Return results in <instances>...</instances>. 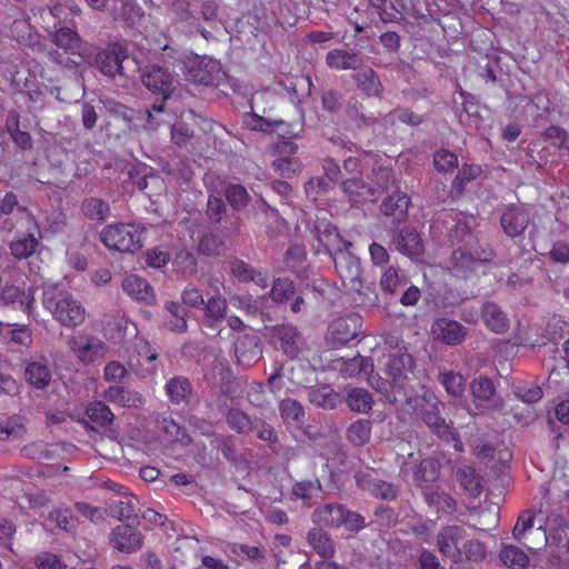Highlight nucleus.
Wrapping results in <instances>:
<instances>
[{
    "instance_id": "16",
    "label": "nucleus",
    "mask_w": 569,
    "mask_h": 569,
    "mask_svg": "<svg viewBox=\"0 0 569 569\" xmlns=\"http://www.w3.org/2000/svg\"><path fill=\"white\" fill-rule=\"evenodd\" d=\"M345 196L353 206H360L368 201H376V190L367 183L362 177H350L340 182Z\"/></svg>"
},
{
    "instance_id": "25",
    "label": "nucleus",
    "mask_w": 569,
    "mask_h": 569,
    "mask_svg": "<svg viewBox=\"0 0 569 569\" xmlns=\"http://www.w3.org/2000/svg\"><path fill=\"white\" fill-rule=\"evenodd\" d=\"M440 465L433 458L423 459L413 471V482L422 490V495L426 490L435 488V482L439 478Z\"/></svg>"
},
{
    "instance_id": "23",
    "label": "nucleus",
    "mask_w": 569,
    "mask_h": 569,
    "mask_svg": "<svg viewBox=\"0 0 569 569\" xmlns=\"http://www.w3.org/2000/svg\"><path fill=\"white\" fill-rule=\"evenodd\" d=\"M104 399L122 408L138 409L143 407L144 397L129 387L111 386L104 391Z\"/></svg>"
},
{
    "instance_id": "8",
    "label": "nucleus",
    "mask_w": 569,
    "mask_h": 569,
    "mask_svg": "<svg viewBox=\"0 0 569 569\" xmlns=\"http://www.w3.org/2000/svg\"><path fill=\"white\" fill-rule=\"evenodd\" d=\"M466 530L461 526L452 525L441 528L437 535V546L440 553L458 562L462 559L460 545L466 539Z\"/></svg>"
},
{
    "instance_id": "13",
    "label": "nucleus",
    "mask_w": 569,
    "mask_h": 569,
    "mask_svg": "<svg viewBox=\"0 0 569 569\" xmlns=\"http://www.w3.org/2000/svg\"><path fill=\"white\" fill-rule=\"evenodd\" d=\"M392 244L396 250L415 261L421 260L425 253L423 241L417 230L412 227H403L399 231L395 232L392 237Z\"/></svg>"
},
{
    "instance_id": "24",
    "label": "nucleus",
    "mask_w": 569,
    "mask_h": 569,
    "mask_svg": "<svg viewBox=\"0 0 569 569\" xmlns=\"http://www.w3.org/2000/svg\"><path fill=\"white\" fill-rule=\"evenodd\" d=\"M352 80L357 88L368 97H381L383 86L378 73L370 67H360L353 74Z\"/></svg>"
},
{
    "instance_id": "54",
    "label": "nucleus",
    "mask_w": 569,
    "mask_h": 569,
    "mask_svg": "<svg viewBox=\"0 0 569 569\" xmlns=\"http://www.w3.org/2000/svg\"><path fill=\"white\" fill-rule=\"evenodd\" d=\"M500 559L511 569H523L529 562V557L516 546L505 547L500 552Z\"/></svg>"
},
{
    "instance_id": "39",
    "label": "nucleus",
    "mask_w": 569,
    "mask_h": 569,
    "mask_svg": "<svg viewBox=\"0 0 569 569\" xmlns=\"http://www.w3.org/2000/svg\"><path fill=\"white\" fill-rule=\"evenodd\" d=\"M476 260L470 250L456 249L449 260V269L456 277L467 278L476 269Z\"/></svg>"
},
{
    "instance_id": "53",
    "label": "nucleus",
    "mask_w": 569,
    "mask_h": 569,
    "mask_svg": "<svg viewBox=\"0 0 569 569\" xmlns=\"http://www.w3.org/2000/svg\"><path fill=\"white\" fill-rule=\"evenodd\" d=\"M201 309L204 311L203 316L210 321L224 320L227 318L228 303L222 296L216 295L204 301V306Z\"/></svg>"
},
{
    "instance_id": "3",
    "label": "nucleus",
    "mask_w": 569,
    "mask_h": 569,
    "mask_svg": "<svg viewBox=\"0 0 569 569\" xmlns=\"http://www.w3.org/2000/svg\"><path fill=\"white\" fill-rule=\"evenodd\" d=\"M143 230L133 223L110 224L102 229L100 240L109 249L133 253L142 247Z\"/></svg>"
},
{
    "instance_id": "20",
    "label": "nucleus",
    "mask_w": 569,
    "mask_h": 569,
    "mask_svg": "<svg viewBox=\"0 0 569 569\" xmlns=\"http://www.w3.org/2000/svg\"><path fill=\"white\" fill-rule=\"evenodd\" d=\"M234 355L240 365L249 367L262 356L260 339L253 335H243L234 343Z\"/></svg>"
},
{
    "instance_id": "10",
    "label": "nucleus",
    "mask_w": 569,
    "mask_h": 569,
    "mask_svg": "<svg viewBox=\"0 0 569 569\" xmlns=\"http://www.w3.org/2000/svg\"><path fill=\"white\" fill-rule=\"evenodd\" d=\"M69 347L83 363H93L102 359L108 349L102 340L93 336L72 337Z\"/></svg>"
},
{
    "instance_id": "18",
    "label": "nucleus",
    "mask_w": 569,
    "mask_h": 569,
    "mask_svg": "<svg viewBox=\"0 0 569 569\" xmlns=\"http://www.w3.org/2000/svg\"><path fill=\"white\" fill-rule=\"evenodd\" d=\"M411 203L410 197L400 190L393 191L380 204V211L392 219V223H400L408 217V209Z\"/></svg>"
},
{
    "instance_id": "62",
    "label": "nucleus",
    "mask_w": 569,
    "mask_h": 569,
    "mask_svg": "<svg viewBox=\"0 0 569 569\" xmlns=\"http://www.w3.org/2000/svg\"><path fill=\"white\" fill-rule=\"evenodd\" d=\"M440 381L450 396L455 398L462 396L465 379L460 373L445 372L440 376Z\"/></svg>"
},
{
    "instance_id": "31",
    "label": "nucleus",
    "mask_w": 569,
    "mask_h": 569,
    "mask_svg": "<svg viewBox=\"0 0 569 569\" xmlns=\"http://www.w3.org/2000/svg\"><path fill=\"white\" fill-rule=\"evenodd\" d=\"M52 42L71 54L86 57V49H82V40L77 31L62 27L57 29L52 34Z\"/></svg>"
},
{
    "instance_id": "58",
    "label": "nucleus",
    "mask_w": 569,
    "mask_h": 569,
    "mask_svg": "<svg viewBox=\"0 0 569 569\" xmlns=\"http://www.w3.org/2000/svg\"><path fill=\"white\" fill-rule=\"evenodd\" d=\"M331 188L332 184L325 177H313L305 183V193L309 200L317 201Z\"/></svg>"
},
{
    "instance_id": "60",
    "label": "nucleus",
    "mask_w": 569,
    "mask_h": 569,
    "mask_svg": "<svg viewBox=\"0 0 569 569\" xmlns=\"http://www.w3.org/2000/svg\"><path fill=\"white\" fill-rule=\"evenodd\" d=\"M321 488L322 486L318 478L297 481L292 487V495L297 499L309 501L312 499L315 492L320 491Z\"/></svg>"
},
{
    "instance_id": "43",
    "label": "nucleus",
    "mask_w": 569,
    "mask_h": 569,
    "mask_svg": "<svg viewBox=\"0 0 569 569\" xmlns=\"http://www.w3.org/2000/svg\"><path fill=\"white\" fill-rule=\"evenodd\" d=\"M80 209L82 214L89 220L106 221L110 216L109 203L96 197L83 199Z\"/></svg>"
},
{
    "instance_id": "35",
    "label": "nucleus",
    "mask_w": 569,
    "mask_h": 569,
    "mask_svg": "<svg viewBox=\"0 0 569 569\" xmlns=\"http://www.w3.org/2000/svg\"><path fill=\"white\" fill-rule=\"evenodd\" d=\"M0 301L3 305L20 303L21 308L29 313L34 302V297L32 289L23 291L13 284H6L0 290Z\"/></svg>"
},
{
    "instance_id": "17",
    "label": "nucleus",
    "mask_w": 569,
    "mask_h": 569,
    "mask_svg": "<svg viewBox=\"0 0 569 569\" xmlns=\"http://www.w3.org/2000/svg\"><path fill=\"white\" fill-rule=\"evenodd\" d=\"M110 541L117 550L132 553L141 549L142 535L129 525H120L111 531Z\"/></svg>"
},
{
    "instance_id": "47",
    "label": "nucleus",
    "mask_w": 569,
    "mask_h": 569,
    "mask_svg": "<svg viewBox=\"0 0 569 569\" xmlns=\"http://www.w3.org/2000/svg\"><path fill=\"white\" fill-rule=\"evenodd\" d=\"M371 437V422L368 419H358L347 430V439L357 447L369 442Z\"/></svg>"
},
{
    "instance_id": "33",
    "label": "nucleus",
    "mask_w": 569,
    "mask_h": 569,
    "mask_svg": "<svg viewBox=\"0 0 569 569\" xmlns=\"http://www.w3.org/2000/svg\"><path fill=\"white\" fill-rule=\"evenodd\" d=\"M456 478L460 487L471 497L478 498L482 491V477L470 466H461L456 470Z\"/></svg>"
},
{
    "instance_id": "52",
    "label": "nucleus",
    "mask_w": 569,
    "mask_h": 569,
    "mask_svg": "<svg viewBox=\"0 0 569 569\" xmlns=\"http://www.w3.org/2000/svg\"><path fill=\"white\" fill-rule=\"evenodd\" d=\"M373 369V362L369 357L360 355L343 361L341 372L346 377H355L360 373L368 375Z\"/></svg>"
},
{
    "instance_id": "9",
    "label": "nucleus",
    "mask_w": 569,
    "mask_h": 569,
    "mask_svg": "<svg viewBox=\"0 0 569 569\" xmlns=\"http://www.w3.org/2000/svg\"><path fill=\"white\" fill-rule=\"evenodd\" d=\"M127 57V50L122 46L112 43L96 54L93 63L106 77H122L124 74L122 62Z\"/></svg>"
},
{
    "instance_id": "19",
    "label": "nucleus",
    "mask_w": 569,
    "mask_h": 569,
    "mask_svg": "<svg viewBox=\"0 0 569 569\" xmlns=\"http://www.w3.org/2000/svg\"><path fill=\"white\" fill-rule=\"evenodd\" d=\"M307 542L312 550L322 559H333L337 553V545L331 535L322 527H313L307 532Z\"/></svg>"
},
{
    "instance_id": "55",
    "label": "nucleus",
    "mask_w": 569,
    "mask_h": 569,
    "mask_svg": "<svg viewBox=\"0 0 569 569\" xmlns=\"http://www.w3.org/2000/svg\"><path fill=\"white\" fill-rule=\"evenodd\" d=\"M458 156L445 148L433 153V167L440 173H449L458 168Z\"/></svg>"
},
{
    "instance_id": "2",
    "label": "nucleus",
    "mask_w": 569,
    "mask_h": 569,
    "mask_svg": "<svg viewBox=\"0 0 569 569\" xmlns=\"http://www.w3.org/2000/svg\"><path fill=\"white\" fill-rule=\"evenodd\" d=\"M42 302L44 308L52 312L54 319L64 327L74 328L84 321V308L68 295L57 296L54 289H46Z\"/></svg>"
},
{
    "instance_id": "59",
    "label": "nucleus",
    "mask_w": 569,
    "mask_h": 569,
    "mask_svg": "<svg viewBox=\"0 0 569 569\" xmlns=\"http://www.w3.org/2000/svg\"><path fill=\"white\" fill-rule=\"evenodd\" d=\"M406 284V278L400 277L399 269L395 267L388 268L380 279L381 289L389 295L397 292L398 288Z\"/></svg>"
},
{
    "instance_id": "38",
    "label": "nucleus",
    "mask_w": 569,
    "mask_h": 569,
    "mask_svg": "<svg viewBox=\"0 0 569 569\" xmlns=\"http://www.w3.org/2000/svg\"><path fill=\"white\" fill-rule=\"evenodd\" d=\"M426 503L437 510L438 513L451 515L457 510V501L447 492L435 487L422 495Z\"/></svg>"
},
{
    "instance_id": "5",
    "label": "nucleus",
    "mask_w": 569,
    "mask_h": 569,
    "mask_svg": "<svg viewBox=\"0 0 569 569\" xmlns=\"http://www.w3.org/2000/svg\"><path fill=\"white\" fill-rule=\"evenodd\" d=\"M142 84L153 94H159L163 100H169L179 84L178 74L168 66L150 63L140 68Z\"/></svg>"
},
{
    "instance_id": "41",
    "label": "nucleus",
    "mask_w": 569,
    "mask_h": 569,
    "mask_svg": "<svg viewBox=\"0 0 569 569\" xmlns=\"http://www.w3.org/2000/svg\"><path fill=\"white\" fill-rule=\"evenodd\" d=\"M345 402L351 411L368 413L373 405L372 395L363 388H350L347 390Z\"/></svg>"
},
{
    "instance_id": "30",
    "label": "nucleus",
    "mask_w": 569,
    "mask_h": 569,
    "mask_svg": "<svg viewBox=\"0 0 569 569\" xmlns=\"http://www.w3.org/2000/svg\"><path fill=\"white\" fill-rule=\"evenodd\" d=\"M345 505L329 502L317 507L311 519L318 527L339 528L340 518L343 512Z\"/></svg>"
},
{
    "instance_id": "22",
    "label": "nucleus",
    "mask_w": 569,
    "mask_h": 569,
    "mask_svg": "<svg viewBox=\"0 0 569 569\" xmlns=\"http://www.w3.org/2000/svg\"><path fill=\"white\" fill-rule=\"evenodd\" d=\"M472 397L477 401L486 402L485 408L499 410L502 407V400L496 398V387L492 380L486 376H479L470 383Z\"/></svg>"
},
{
    "instance_id": "15",
    "label": "nucleus",
    "mask_w": 569,
    "mask_h": 569,
    "mask_svg": "<svg viewBox=\"0 0 569 569\" xmlns=\"http://www.w3.org/2000/svg\"><path fill=\"white\" fill-rule=\"evenodd\" d=\"M431 333L436 340L448 346H458L465 340L467 328L456 320L440 318L432 323Z\"/></svg>"
},
{
    "instance_id": "37",
    "label": "nucleus",
    "mask_w": 569,
    "mask_h": 569,
    "mask_svg": "<svg viewBox=\"0 0 569 569\" xmlns=\"http://www.w3.org/2000/svg\"><path fill=\"white\" fill-rule=\"evenodd\" d=\"M336 270L342 278L351 281L360 277L361 263L360 259L351 252L332 253Z\"/></svg>"
},
{
    "instance_id": "56",
    "label": "nucleus",
    "mask_w": 569,
    "mask_h": 569,
    "mask_svg": "<svg viewBox=\"0 0 569 569\" xmlns=\"http://www.w3.org/2000/svg\"><path fill=\"white\" fill-rule=\"evenodd\" d=\"M341 527L351 533H358L367 527L366 518L345 506L339 523V528Z\"/></svg>"
},
{
    "instance_id": "29",
    "label": "nucleus",
    "mask_w": 569,
    "mask_h": 569,
    "mask_svg": "<svg viewBox=\"0 0 569 569\" xmlns=\"http://www.w3.org/2000/svg\"><path fill=\"white\" fill-rule=\"evenodd\" d=\"M123 291L136 300L151 303L154 300V292L147 280L137 276L129 274L122 280Z\"/></svg>"
},
{
    "instance_id": "7",
    "label": "nucleus",
    "mask_w": 569,
    "mask_h": 569,
    "mask_svg": "<svg viewBox=\"0 0 569 569\" xmlns=\"http://www.w3.org/2000/svg\"><path fill=\"white\" fill-rule=\"evenodd\" d=\"M362 318L358 313H350L335 320L329 329L327 337L332 346H345L360 333Z\"/></svg>"
},
{
    "instance_id": "36",
    "label": "nucleus",
    "mask_w": 569,
    "mask_h": 569,
    "mask_svg": "<svg viewBox=\"0 0 569 569\" xmlns=\"http://www.w3.org/2000/svg\"><path fill=\"white\" fill-rule=\"evenodd\" d=\"M248 126L254 131H261L266 133L279 132L281 137L297 136V133L290 130V126L281 119L272 120L258 114H251L250 120L248 121Z\"/></svg>"
},
{
    "instance_id": "61",
    "label": "nucleus",
    "mask_w": 569,
    "mask_h": 569,
    "mask_svg": "<svg viewBox=\"0 0 569 569\" xmlns=\"http://www.w3.org/2000/svg\"><path fill=\"white\" fill-rule=\"evenodd\" d=\"M250 432H254L260 440L266 441L269 445L278 442V436L273 427L261 418L253 417Z\"/></svg>"
},
{
    "instance_id": "50",
    "label": "nucleus",
    "mask_w": 569,
    "mask_h": 569,
    "mask_svg": "<svg viewBox=\"0 0 569 569\" xmlns=\"http://www.w3.org/2000/svg\"><path fill=\"white\" fill-rule=\"evenodd\" d=\"M253 418L247 412L232 408L228 410L226 415V422L231 430L239 435H246L250 432Z\"/></svg>"
},
{
    "instance_id": "1",
    "label": "nucleus",
    "mask_w": 569,
    "mask_h": 569,
    "mask_svg": "<svg viewBox=\"0 0 569 569\" xmlns=\"http://www.w3.org/2000/svg\"><path fill=\"white\" fill-rule=\"evenodd\" d=\"M445 408L446 405L433 393H425L417 403L416 413L432 435L451 441L456 439L457 432L453 422L442 415Z\"/></svg>"
},
{
    "instance_id": "12",
    "label": "nucleus",
    "mask_w": 569,
    "mask_h": 569,
    "mask_svg": "<svg viewBox=\"0 0 569 569\" xmlns=\"http://www.w3.org/2000/svg\"><path fill=\"white\" fill-rule=\"evenodd\" d=\"M271 337L279 341L281 351L290 359H296L302 350L303 339L297 327L281 323L269 328Z\"/></svg>"
},
{
    "instance_id": "45",
    "label": "nucleus",
    "mask_w": 569,
    "mask_h": 569,
    "mask_svg": "<svg viewBox=\"0 0 569 569\" xmlns=\"http://www.w3.org/2000/svg\"><path fill=\"white\" fill-rule=\"evenodd\" d=\"M224 197L234 211H241L248 207L251 197L247 189L239 183H231L224 190Z\"/></svg>"
},
{
    "instance_id": "46",
    "label": "nucleus",
    "mask_w": 569,
    "mask_h": 569,
    "mask_svg": "<svg viewBox=\"0 0 569 569\" xmlns=\"http://www.w3.org/2000/svg\"><path fill=\"white\" fill-rule=\"evenodd\" d=\"M211 446L221 451L224 459L231 463L239 461L234 437L212 432Z\"/></svg>"
},
{
    "instance_id": "32",
    "label": "nucleus",
    "mask_w": 569,
    "mask_h": 569,
    "mask_svg": "<svg viewBox=\"0 0 569 569\" xmlns=\"http://www.w3.org/2000/svg\"><path fill=\"white\" fill-rule=\"evenodd\" d=\"M306 391L310 403L326 410L337 408V406L342 401L340 395L330 386L309 387Z\"/></svg>"
},
{
    "instance_id": "6",
    "label": "nucleus",
    "mask_w": 569,
    "mask_h": 569,
    "mask_svg": "<svg viewBox=\"0 0 569 569\" xmlns=\"http://www.w3.org/2000/svg\"><path fill=\"white\" fill-rule=\"evenodd\" d=\"M355 481L360 489L381 500H396L401 491L397 483L373 478L370 470L357 471Z\"/></svg>"
},
{
    "instance_id": "44",
    "label": "nucleus",
    "mask_w": 569,
    "mask_h": 569,
    "mask_svg": "<svg viewBox=\"0 0 569 569\" xmlns=\"http://www.w3.org/2000/svg\"><path fill=\"white\" fill-rule=\"evenodd\" d=\"M297 293L295 282L289 278H276L269 291V297L276 303L283 305L293 299Z\"/></svg>"
},
{
    "instance_id": "63",
    "label": "nucleus",
    "mask_w": 569,
    "mask_h": 569,
    "mask_svg": "<svg viewBox=\"0 0 569 569\" xmlns=\"http://www.w3.org/2000/svg\"><path fill=\"white\" fill-rule=\"evenodd\" d=\"M480 171L481 169L478 166H462L452 180V189L458 193H461L465 189V186L468 182L475 180L479 176Z\"/></svg>"
},
{
    "instance_id": "42",
    "label": "nucleus",
    "mask_w": 569,
    "mask_h": 569,
    "mask_svg": "<svg viewBox=\"0 0 569 569\" xmlns=\"http://www.w3.org/2000/svg\"><path fill=\"white\" fill-rule=\"evenodd\" d=\"M413 369L412 356L408 352H400L390 355L387 362V370L389 376L395 380L399 381L406 378L409 372Z\"/></svg>"
},
{
    "instance_id": "57",
    "label": "nucleus",
    "mask_w": 569,
    "mask_h": 569,
    "mask_svg": "<svg viewBox=\"0 0 569 569\" xmlns=\"http://www.w3.org/2000/svg\"><path fill=\"white\" fill-rule=\"evenodd\" d=\"M317 239L323 246L329 254H332L331 248L336 246V240L339 239L338 229L327 222H321L316 226Z\"/></svg>"
},
{
    "instance_id": "48",
    "label": "nucleus",
    "mask_w": 569,
    "mask_h": 569,
    "mask_svg": "<svg viewBox=\"0 0 569 569\" xmlns=\"http://www.w3.org/2000/svg\"><path fill=\"white\" fill-rule=\"evenodd\" d=\"M89 420L100 428L110 426L114 419V415L110 408L102 401H96L87 408Z\"/></svg>"
},
{
    "instance_id": "51",
    "label": "nucleus",
    "mask_w": 569,
    "mask_h": 569,
    "mask_svg": "<svg viewBox=\"0 0 569 569\" xmlns=\"http://www.w3.org/2000/svg\"><path fill=\"white\" fill-rule=\"evenodd\" d=\"M280 416L287 423H301L305 420V409L302 405L291 398H287L279 403Z\"/></svg>"
},
{
    "instance_id": "28",
    "label": "nucleus",
    "mask_w": 569,
    "mask_h": 569,
    "mask_svg": "<svg viewBox=\"0 0 569 569\" xmlns=\"http://www.w3.org/2000/svg\"><path fill=\"white\" fill-rule=\"evenodd\" d=\"M166 393L172 405H188L192 396L190 380L182 376L169 379L164 386Z\"/></svg>"
},
{
    "instance_id": "14",
    "label": "nucleus",
    "mask_w": 569,
    "mask_h": 569,
    "mask_svg": "<svg viewBox=\"0 0 569 569\" xmlns=\"http://www.w3.org/2000/svg\"><path fill=\"white\" fill-rule=\"evenodd\" d=\"M442 224L447 228L448 238L452 244L463 242L471 234V222L473 217L465 216L462 212L450 211L441 217Z\"/></svg>"
},
{
    "instance_id": "26",
    "label": "nucleus",
    "mask_w": 569,
    "mask_h": 569,
    "mask_svg": "<svg viewBox=\"0 0 569 569\" xmlns=\"http://www.w3.org/2000/svg\"><path fill=\"white\" fill-rule=\"evenodd\" d=\"M26 382L36 390H44L52 380V372L47 361H30L24 373Z\"/></svg>"
},
{
    "instance_id": "40",
    "label": "nucleus",
    "mask_w": 569,
    "mask_h": 569,
    "mask_svg": "<svg viewBox=\"0 0 569 569\" xmlns=\"http://www.w3.org/2000/svg\"><path fill=\"white\" fill-rule=\"evenodd\" d=\"M39 246V240L32 232L19 233L10 242V252L18 259L23 260L31 257Z\"/></svg>"
},
{
    "instance_id": "34",
    "label": "nucleus",
    "mask_w": 569,
    "mask_h": 569,
    "mask_svg": "<svg viewBox=\"0 0 569 569\" xmlns=\"http://www.w3.org/2000/svg\"><path fill=\"white\" fill-rule=\"evenodd\" d=\"M486 326L496 333H505L509 329V319L505 311L495 302H486L481 310Z\"/></svg>"
},
{
    "instance_id": "4",
    "label": "nucleus",
    "mask_w": 569,
    "mask_h": 569,
    "mask_svg": "<svg viewBox=\"0 0 569 569\" xmlns=\"http://www.w3.org/2000/svg\"><path fill=\"white\" fill-rule=\"evenodd\" d=\"M241 224V218L234 216L223 233L211 229L200 231L196 242L197 253L209 258L222 257L229 249L228 239L240 234Z\"/></svg>"
},
{
    "instance_id": "21",
    "label": "nucleus",
    "mask_w": 569,
    "mask_h": 569,
    "mask_svg": "<svg viewBox=\"0 0 569 569\" xmlns=\"http://www.w3.org/2000/svg\"><path fill=\"white\" fill-rule=\"evenodd\" d=\"M363 63V57L355 50L332 49L326 54V64L333 70L357 71Z\"/></svg>"
},
{
    "instance_id": "49",
    "label": "nucleus",
    "mask_w": 569,
    "mask_h": 569,
    "mask_svg": "<svg viewBox=\"0 0 569 569\" xmlns=\"http://www.w3.org/2000/svg\"><path fill=\"white\" fill-rule=\"evenodd\" d=\"M172 264L176 270L184 276H192L198 270V261L194 254L184 247L177 250Z\"/></svg>"
},
{
    "instance_id": "11",
    "label": "nucleus",
    "mask_w": 569,
    "mask_h": 569,
    "mask_svg": "<svg viewBox=\"0 0 569 569\" xmlns=\"http://www.w3.org/2000/svg\"><path fill=\"white\" fill-rule=\"evenodd\" d=\"M530 222L528 210L519 204H508L500 216V226L509 238H518L523 234Z\"/></svg>"
},
{
    "instance_id": "27",
    "label": "nucleus",
    "mask_w": 569,
    "mask_h": 569,
    "mask_svg": "<svg viewBox=\"0 0 569 569\" xmlns=\"http://www.w3.org/2000/svg\"><path fill=\"white\" fill-rule=\"evenodd\" d=\"M163 309L168 312L163 321V327L177 333H182L188 330V316L189 312L187 309L177 301H166L163 305Z\"/></svg>"
},
{
    "instance_id": "64",
    "label": "nucleus",
    "mask_w": 569,
    "mask_h": 569,
    "mask_svg": "<svg viewBox=\"0 0 569 569\" xmlns=\"http://www.w3.org/2000/svg\"><path fill=\"white\" fill-rule=\"evenodd\" d=\"M193 136V129L184 121H177L171 127V140L180 148L186 147Z\"/></svg>"
}]
</instances>
